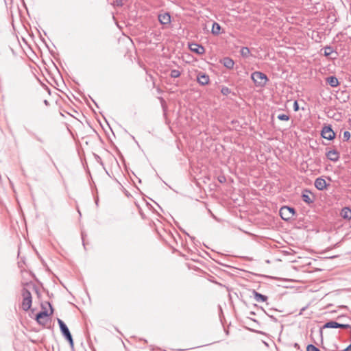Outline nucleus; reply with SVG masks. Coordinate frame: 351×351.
Instances as JSON below:
<instances>
[{"label":"nucleus","instance_id":"obj_1","mask_svg":"<svg viewBox=\"0 0 351 351\" xmlns=\"http://www.w3.org/2000/svg\"><path fill=\"white\" fill-rule=\"evenodd\" d=\"M30 289H34L38 294L37 288L32 282H27L24 285L21 290V295L23 297L21 307L24 311H29L32 306V297Z\"/></svg>","mask_w":351,"mask_h":351},{"label":"nucleus","instance_id":"obj_2","mask_svg":"<svg viewBox=\"0 0 351 351\" xmlns=\"http://www.w3.org/2000/svg\"><path fill=\"white\" fill-rule=\"evenodd\" d=\"M326 328H345V329L349 328V329H350V331H351V325H350L348 324L337 322L336 321H332V320L326 322L319 329V335H320L322 341H323V331L322 330H323V329H326Z\"/></svg>","mask_w":351,"mask_h":351},{"label":"nucleus","instance_id":"obj_3","mask_svg":"<svg viewBox=\"0 0 351 351\" xmlns=\"http://www.w3.org/2000/svg\"><path fill=\"white\" fill-rule=\"evenodd\" d=\"M251 78L257 87L265 86L269 80L267 76L261 71L253 72L251 74Z\"/></svg>","mask_w":351,"mask_h":351},{"label":"nucleus","instance_id":"obj_4","mask_svg":"<svg viewBox=\"0 0 351 351\" xmlns=\"http://www.w3.org/2000/svg\"><path fill=\"white\" fill-rule=\"evenodd\" d=\"M57 321L60 326V330L61 331L62 335L69 341V345L71 347H73V339L69 328L62 319L58 318Z\"/></svg>","mask_w":351,"mask_h":351},{"label":"nucleus","instance_id":"obj_5","mask_svg":"<svg viewBox=\"0 0 351 351\" xmlns=\"http://www.w3.org/2000/svg\"><path fill=\"white\" fill-rule=\"evenodd\" d=\"M279 213L281 218L287 221L295 215V210L293 207L284 206L280 209Z\"/></svg>","mask_w":351,"mask_h":351},{"label":"nucleus","instance_id":"obj_6","mask_svg":"<svg viewBox=\"0 0 351 351\" xmlns=\"http://www.w3.org/2000/svg\"><path fill=\"white\" fill-rule=\"evenodd\" d=\"M48 304L51 309L50 313H49L48 311L45 308L44 310L38 313L36 315V320L39 324L43 326H45L46 324V322L44 319L49 317V315L53 313V308L50 303Z\"/></svg>","mask_w":351,"mask_h":351},{"label":"nucleus","instance_id":"obj_7","mask_svg":"<svg viewBox=\"0 0 351 351\" xmlns=\"http://www.w3.org/2000/svg\"><path fill=\"white\" fill-rule=\"evenodd\" d=\"M321 136L325 139L332 141L335 138L336 134L332 130L331 125H328L323 127L321 132Z\"/></svg>","mask_w":351,"mask_h":351},{"label":"nucleus","instance_id":"obj_8","mask_svg":"<svg viewBox=\"0 0 351 351\" xmlns=\"http://www.w3.org/2000/svg\"><path fill=\"white\" fill-rule=\"evenodd\" d=\"M302 199L306 204H310L314 202L315 196L309 190L304 189L302 193Z\"/></svg>","mask_w":351,"mask_h":351},{"label":"nucleus","instance_id":"obj_9","mask_svg":"<svg viewBox=\"0 0 351 351\" xmlns=\"http://www.w3.org/2000/svg\"><path fill=\"white\" fill-rule=\"evenodd\" d=\"M197 81L200 85L205 86L209 84L210 78L205 73L200 72L197 74Z\"/></svg>","mask_w":351,"mask_h":351},{"label":"nucleus","instance_id":"obj_10","mask_svg":"<svg viewBox=\"0 0 351 351\" xmlns=\"http://www.w3.org/2000/svg\"><path fill=\"white\" fill-rule=\"evenodd\" d=\"M189 49L191 51L198 54V55H202L203 53H204L205 52V49H204V47L201 45H199L197 43H191L189 45Z\"/></svg>","mask_w":351,"mask_h":351},{"label":"nucleus","instance_id":"obj_11","mask_svg":"<svg viewBox=\"0 0 351 351\" xmlns=\"http://www.w3.org/2000/svg\"><path fill=\"white\" fill-rule=\"evenodd\" d=\"M158 18L162 25H169L171 23V15L169 12L159 14Z\"/></svg>","mask_w":351,"mask_h":351},{"label":"nucleus","instance_id":"obj_12","mask_svg":"<svg viewBox=\"0 0 351 351\" xmlns=\"http://www.w3.org/2000/svg\"><path fill=\"white\" fill-rule=\"evenodd\" d=\"M314 185L315 188L319 191H323L326 189L327 184L326 180L322 178H317L315 180Z\"/></svg>","mask_w":351,"mask_h":351},{"label":"nucleus","instance_id":"obj_13","mask_svg":"<svg viewBox=\"0 0 351 351\" xmlns=\"http://www.w3.org/2000/svg\"><path fill=\"white\" fill-rule=\"evenodd\" d=\"M326 157L328 159L332 162H337L339 160L340 158V154L339 152H337L335 149L330 150L326 154Z\"/></svg>","mask_w":351,"mask_h":351},{"label":"nucleus","instance_id":"obj_14","mask_svg":"<svg viewBox=\"0 0 351 351\" xmlns=\"http://www.w3.org/2000/svg\"><path fill=\"white\" fill-rule=\"evenodd\" d=\"M252 293H253V295H254V300L256 301V302H266L267 300V296L265 295H263L258 292H257L255 290H252Z\"/></svg>","mask_w":351,"mask_h":351},{"label":"nucleus","instance_id":"obj_15","mask_svg":"<svg viewBox=\"0 0 351 351\" xmlns=\"http://www.w3.org/2000/svg\"><path fill=\"white\" fill-rule=\"evenodd\" d=\"M324 50V56L326 57H328L329 56L332 55V53H335V56L332 58V59H336L337 56L338 55L337 52L334 51L332 47L327 45L324 47L323 49Z\"/></svg>","mask_w":351,"mask_h":351},{"label":"nucleus","instance_id":"obj_16","mask_svg":"<svg viewBox=\"0 0 351 351\" xmlns=\"http://www.w3.org/2000/svg\"><path fill=\"white\" fill-rule=\"evenodd\" d=\"M221 62L225 67L230 69H232L234 64V62L232 60V59L228 57L223 58Z\"/></svg>","mask_w":351,"mask_h":351},{"label":"nucleus","instance_id":"obj_17","mask_svg":"<svg viewBox=\"0 0 351 351\" xmlns=\"http://www.w3.org/2000/svg\"><path fill=\"white\" fill-rule=\"evenodd\" d=\"M326 82L331 87H337L339 84L338 79L335 76H333V75L328 77L326 78Z\"/></svg>","mask_w":351,"mask_h":351},{"label":"nucleus","instance_id":"obj_18","mask_svg":"<svg viewBox=\"0 0 351 351\" xmlns=\"http://www.w3.org/2000/svg\"><path fill=\"white\" fill-rule=\"evenodd\" d=\"M341 216L345 219H351V209L348 207H344L341 211Z\"/></svg>","mask_w":351,"mask_h":351},{"label":"nucleus","instance_id":"obj_19","mask_svg":"<svg viewBox=\"0 0 351 351\" xmlns=\"http://www.w3.org/2000/svg\"><path fill=\"white\" fill-rule=\"evenodd\" d=\"M221 26L219 23L214 22L212 27V34L219 35L220 34Z\"/></svg>","mask_w":351,"mask_h":351},{"label":"nucleus","instance_id":"obj_20","mask_svg":"<svg viewBox=\"0 0 351 351\" xmlns=\"http://www.w3.org/2000/svg\"><path fill=\"white\" fill-rule=\"evenodd\" d=\"M240 53L242 57L247 58L250 55V50L247 47H243L240 50Z\"/></svg>","mask_w":351,"mask_h":351},{"label":"nucleus","instance_id":"obj_21","mask_svg":"<svg viewBox=\"0 0 351 351\" xmlns=\"http://www.w3.org/2000/svg\"><path fill=\"white\" fill-rule=\"evenodd\" d=\"M180 72L178 70L173 69L171 71L170 76L172 78H177L180 76Z\"/></svg>","mask_w":351,"mask_h":351},{"label":"nucleus","instance_id":"obj_22","mask_svg":"<svg viewBox=\"0 0 351 351\" xmlns=\"http://www.w3.org/2000/svg\"><path fill=\"white\" fill-rule=\"evenodd\" d=\"M337 319L339 321L340 323H344L346 321L350 320V318L345 315H341L337 317Z\"/></svg>","mask_w":351,"mask_h":351},{"label":"nucleus","instance_id":"obj_23","mask_svg":"<svg viewBox=\"0 0 351 351\" xmlns=\"http://www.w3.org/2000/svg\"><path fill=\"white\" fill-rule=\"evenodd\" d=\"M350 136H351L350 132L349 131H345L343 132V141H349L350 138Z\"/></svg>","mask_w":351,"mask_h":351},{"label":"nucleus","instance_id":"obj_24","mask_svg":"<svg viewBox=\"0 0 351 351\" xmlns=\"http://www.w3.org/2000/svg\"><path fill=\"white\" fill-rule=\"evenodd\" d=\"M221 93L223 95H228L229 93H231V90L230 89L228 88V87H226V86H223L221 88Z\"/></svg>","mask_w":351,"mask_h":351},{"label":"nucleus","instance_id":"obj_25","mask_svg":"<svg viewBox=\"0 0 351 351\" xmlns=\"http://www.w3.org/2000/svg\"><path fill=\"white\" fill-rule=\"evenodd\" d=\"M277 117L281 121H288L289 119V116L285 114H280Z\"/></svg>","mask_w":351,"mask_h":351},{"label":"nucleus","instance_id":"obj_26","mask_svg":"<svg viewBox=\"0 0 351 351\" xmlns=\"http://www.w3.org/2000/svg\"><path fill=\"white\" fill-rule=\"evenodd\" d=\"M306 351H320V350L314 345L310 344L307 346Z\"/></svg>","mask_w":351,"mask_h":351},{"label":"nucleus","instance_id":"obj_27","mask_svg":"<svg viewBox=\"0 0 351 351\" xmlns=\"http://www.w3.org/2000/svg\"><path fill=\"white\" fill-rule=\"evenodd\" d=\"M293 110H294V111H298L299 110V105H298V103L297 101H294Z\"/></svg>","mask_w":351,"mask_h":351},{"label":"nucleus","instance_id":"obj_28","mask_svg":"<svg viewBox=\"0 0 351 351\" xmlns=\"http://www.w3.org/2000/svg\"><path fill=\"white\" fill-rule=\"evenodd\" d=\"M343 351H351V343Z\"/></svg>","mask_w":351,"mask_h":351},{"label":"nucleus","instance_id":"obj_29","mask_svg":"<svg viewBox=\"0 0 351 351\" xmlns=\"http://www.w3.org/2000/svg\"><path fill=\"white\" fill-rule=\"evenodd\" d=\"M82 241H83V245L85 247V243H84V233L83 232H82Z\"/></svg>","mask_w":351,"mask_h":351},{"label":"nucleus","instance_id":"obj_30","mask_svg":"<svg viewBox=\"0 0 351 351\" xmlns=\"http://www.w3.org/2000/svg\"><path fill=\"white\" fill-rule=\"evenodd\" d=\"M35 138H36V139L38 141H39V142H40V143H43V141L40 137H38V136H35Z\"/></svg>","mask_w":351,"mask_h":351},{"label":"nucleus","instance_id":"obj_31","mask_svg":"<svg viewBox=\"0 0 351 351\" xmlns=\"http://www.w3.org/2000/svg\"><path fill=\"white\" fill-rule=\"evenodd\" d=\"M339 308H346V309H348V307L347 306H344V305H342V306H339Z\"/></svg>","mask_w":351,"mask_h":351},{"label":"nucleus","instance_id":"obj_32","mask_svg":"<svg viewBox=\"0 0 351 351\" xmlns=\"http://www.w3.org/2000/svg\"><path fill=\"white\" fill-rule=\"evenodd\" d=\"M247 318H250L251 320H252L253 322H256V323H258L257 321L254 319H252V318H250V317H247Z\"/></svg>","mask_w":351,"mask_h":351},{"label":"nucleus","instance_id":"obj_33","mask_svg":"<svg viewBox=\"0 0 351 351\" xmlns=\"http://www.w3.org/2000/svg\"><path fill=\"white\" fill-rule=\"evenodd\" d=\"M117 5H122V3H121V1L119 2V1H117Z\"/></svg>","mask_w":351,"mask_h":351},{"label":"nucleus","instance_id":"obj_34","mask_svg":"<svg viewBox=\"0 0 351 351\" xmlns=\"http://www.w3.org/2000/svg\"><path fill=\"white\" fill-rule=\"evenodd\" d=\"M44 103H45V105H47V106H48V105H49V102H48V101H47V100H45V101H44Z\"/></svg>","mask_w":351,"mask_h":351},{"label":"nucleus","instance_id":"obj_35","mask_svg":"<svg viewBox=\"0 0 351 351\" xmlns=\"http://www.w3.org/2000/svg\"><path fill=\"white\" fill-rule=\"evenodd\" d=\"M250 315H255V313L254 311H250Z\"/></svg>","mask_w":351,"mask_h":351},{"label":"nucleus","instance_id":"obj_36","mask_svg":"<svg viewBox=\"0 0 351 351\" xmlns=\"http://www.w3.org/2000/svg\"><path fill=\"white\" fill-rule=\"evenodd\" d=\"M269 317H270L272 319H274V321H276V320H277L274 317H273V316H271H271H269Z\"/></svg>","mask_w":351,"mask_h":351}]
</instances>
